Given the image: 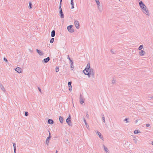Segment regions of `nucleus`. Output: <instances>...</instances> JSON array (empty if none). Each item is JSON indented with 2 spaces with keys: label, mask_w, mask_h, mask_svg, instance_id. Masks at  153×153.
<instances>
[{
  "label": "nucleus",
  "mask_w": 153,
  "mask_h": 153,
  "mask_svg": "<svg viewBox=\"0 0 153 153\" xmlns=\"http://www.w3.org/2000/svg\"><path fill=\"white\" fill-rule=\"evenodd\" d=\"M85 74L87 75L88 77H90L91 75L94 77V69L91 68L88 72L85 73Z\"/></svg>",
  "instance_id": "obj_1"
},
{
  "label": "nucleus",
  "mask_w": 153,
  "mask_h": 153,
  "mask_svg": "<svg viewBox=\"0 0 153 153\" xmlns=\"http://www.w3.org/2000/svg\"><path fill=\"white\" fill-rule=\"evenodd\" d=\"M142 9V11L144 13L147 15L148 16H149L150 15L149 13L146 6L145 7H143V8Z\"/></svg>",
  "instance_id": "obj_2"
},
{
  "label": "nucleus",
  "mask_w": 153,
  "mask_h": 153,
  "mask_svg": "<svg viewBox=\"0 0 153 153\" xmlns=\"http://www.w3.org/2000/svg\"><path fill=\"white\" fill-rule=\"evenodd\" d=\"M91 69L90 68V64L89 63L87 64V66L85 68L84 70L83 71L84 74H85V73H87Z\"/></svg>",
  "instance_id": "obj_3"
},
{
  "label": "nucleus",
  "mask_w": 153,
  "mask_h": 153,
  "mask_svg": "<svg viewBox=\"0 0 153 153\" xmlns=\"http://www.w3.org/2000/svg\"><path fill=\"white\" fill-rule=\"evenodd\" d=\"M72 27L73 25H70L68 26L67 27L68 31L71 33H72L74 31V29L72 28Z\"/></svg>",
  "instance_id": "obj_4"
},
{
  "label": "nucleus",
  "mask_w": 153,
  "mask_h": 153,
  "mask_svg": "<svg viewBox=\"0 0 153 153\" xmlns=\"http://www.w3.org/2000/svg\"><path fill=\"white\" fill-rule=\"evenodd\" d=\"M95 132L96 133V134L98 135L99 137L102 140H104L103 137L101 133L100 132H99L97 131H96Z\"/></svg>",
  "instance_id": "obj_5"
},
{
  "label": "nucleus",
  "mask_w": 153,
  "mask_h": 153,
  "mask_svg": "<svg viewBox=\"0 0 153 153\" xmlns=\"http://www.w3.org/2000/svg\"><path fill=\"white\" fill-rule=\"evenodd\" d=\"M75 26L76 28L78 29L79 27V22L77 21H75L74 22Z\"/></svg>",
  "instance_id": "obj_6"
},
{
  "label": "nucleus",
  "mask_w": 153,
  "mask_h": 153,
  "mask_svg": "<svg viewBox=\"0 0 153 153\" xmlns=\"http://www.w3.org/2000/svg\"><path fill=\"white\" fill-rule=\"evenodd\" d=\"M139 5L140 7L142 9L143 7H145L146 6L143 3L142 1H140L139 2Z\"/></svg>",
  "instance_id": "obj_7"
},
{
  "label": "nucleus",
  "mask_w": 153,
  "mask_h": 153,
  "mask_svg": "<svg viewBox=\"0 0 153 153\" xmlns=\"http://www.w3.org/2000/svg\"><path fill=\"white\" fill-rule=\"evenodd\" d=\"M59 13L60 17L62 18H64V15L62 9L60 10Z\"/></svg>",
  "instance_id": "obj_8"
},
{
  "label": "nucleus",
  "mask_w": 153,
  "mask_h": 153,
  "mask_svg": "<svg viewBox=\"0 0 153 153\" xmlns=\"http://www.w3.org/2000/svg\"><path fill=\"white\" fill-rule=\"evenodd\" d=\"M103 147L104 148V150L106 153H110L109 151L108 150L107 148L104 145H103Z\"/></svg>",
  "instance_id": "obj_9"
},
{
  "label": "nucleus",
  "mask_w": 153,
  "mask_h": 153,
  "mask_svg": "<svg viewBox=\"0 0 153 153\" xmlns=\"http://www.w3.org/2000/svg\"><path fill=\"white\" fill-rule=\"evenodd\" d=\"M15 70L19 73H20L21 72V68L19 67H17L15 69Z\"/></svg>",
  "instance_id": "obj_10"
},
{
  "label": "nucleus",
  "mask_w": 153,
  "mask_h": 153,
  "mask_svg": "<svg viewBox=\"0 0 153 153\" xmlns=\"http://www.w3.org/2000/svg\"><path fill=\"white\" fill-rule=\"evenodd\" d=\"M66 122L69 126H71L72 123L71 122V120L67 119L66 120Z\"/></svg>",
  "instance_id": "obj_11"
},
{
  "label": "nucleus",
  "mask_w": 153,
  "mask_h": 153,
  "mask_svg": "<svg viewBox=\"0 0 153 153\" xmlns=\"http://www.w3.org/2000/svg\"><path fill=\"white\" fill-rule=\"evenodd\" d=\"M145 53V52L143 50H141L139 52V54L140 56H143Z\"/></svg>",
  "instance_id": "obj_12"
},
{
  "label": "nucleus",
  "mask_w": 153,
  "mask_h": 153,
  "mask_svg": "<svg viewBox=\"0 0 153 153\" xmlns=\"http://www.w3.org/2000/svg\"><path fill=\"white\" fill-rule=\"evenodd\" d=\"M36 51L40 55L42 56L43 55V53L42 52L39 50L38 49H36Z\"/></svg>",
  "instance_id": "obj_13"
},
{
  "label": "nucleus",
  "mask_w": 153,
  "mask_h": 153,
  "mask_svg": "<svg viewBox=\"0 0 153 153\" xmlns=\"http://www.w3.org/2000/svg\"><path fill=\"white\" fill-rule=\"evenodd\" d=\"M50 60V58L49 57H47L46 58L44 59H43V61L45 63H46L48 62Z\"/></svg>",
  "instance_id": "obj_14"
},
{
  "label": "nucleus",
  "mask_w": 153,
  "mask_h": 153,
  "mask_svg": "<svg viewBox=\"0 0 153 153\" xmlns=\"http://www.w3.org/2000/svg\"><path fill=\"white\" fill-rule=\"evenodd\" d=\"M0 88L3 91H5V90L3 86L1 83H0Z\"/></svg>",
  "instance_id": "obj_15"
},
{
  "label": "nucleus",
  "mask_w": 153,
  "mask_h": 153,
  "mask_svg": "<svg viewBox=\"0 0 153 153\" xmlns=\"http://www.w3.org/2000/svg\"><path fill=\"white\" fill-rule=\"evenodd\" d=\"M51 138L50 137H47V139L46 140V143L47 145H48L49 142V140Z\"/></svg>",
  "instance_id": "obj_16"
},
{
  "label": "nucleus",
  "mask_w": 153,
  "mask_h": 153,
  "mask_svg": "<svg viewBox=\"0 0 153 153\" xmlns=\"http://www.w3.org/2000/svg\"><path fill=\"white\" fill-rule=\"evenodd\" d=\"M55 35V31L54 30H53L51 32V36L54 37Z\"/></svg>",
  "instance_id": "obj_17"
},
{
  "label": "nucleus",
  "mask_w": 153,
  "mask_h": 153,
  "mask_svg": "<svg viewBox=\"0 0 153 153\" xmlns=\"http://www.w3.org/2000/svg\"><path fill=\"white\" fill-rule=\"evenodd\" d=\"M83 121H84L85 123V124L87 128H89V126L88 124H87V123L86 122V121L84 118H83Z\"/></svg>",
  "instance_id": "obj_18"
},
{
  "label": "nucleus",
  "mask_w": 153,
  "mask_h": 153,
  "mask_svg": "<svg viewBox=\"0 0 153 153\" xmlns=\"http://www.w3.org/2000/svg\"><path fill=\"white\" fill-rule=\"evenodd\" d=\"M13 149L14 151V153H16V145L15 143H13Z\"/></svg>",
  "instance_id": "obj_19"
},
{
  "label": "nucleus",
  "mask_w": 153,
  "mask_h": 153,
  "mask_svg": "<svg viewBox=\"0 0 153 153\" xmlns=\"http://www.w3.org/2000/svg\"><path fill=\"white\" fill-rule=\"evenodd\" d=\"M59 119L60 122L62 123H63V117L61 116H59Z\"/></svg>",
  "instance_id": "obj_20"
},
{
  "label": "nucleus",
  "mask_w": 153,
  "mask_h": 153,
  "mask_svg": "<svg viewBox=\"0 0 153 153\" xmlns=\"http://www.w3.org/2000/svg\"><path fill=\"white\" fill-rule=\"evenodd\" d=\"M70 64H71V68H72V70L73 68H74V62L72 61H70Z\"/></svg>",
  "instance_id": "obj_21"
},
{
  "label": "nucleus",
  "mask_w": 153,
  "mask_h": 153,
  "mask_svg": "<svg viewBox=\"0 0 153 153\" xmlns=\"http://www.w3.org/2000/svg\"><path fill=\"white\" fill-rule=\"evenodd\" d=\"M48 123L50 124H53V121L51 119H49L48 120Z\"/></svg>",
  "instance_id": "obj_22"
},
{
  "label": "nucleus",
  "mask_w": 153,
  "mask_h": 153,
  "mask_svg": "<svg viewBox=\"0 0 153 153\" xmlns=\"http://www.w3.org/2000/svg\"><path fill=\"white\" fill-rule=\"evenodd\" d=\"M100 7V5H98V8L99 10V11L100 12H102V8L101 7Z\"/></svg>",
  "instance_id": "obj_23"
},
{
  "label": "nucleus",
  "mask_w": 153,
  "mask_h": 153,
  "mask_svg": "<svg viewBox=\"0 0 153 153\" xmlns=\"http://www.w3.org/2000/svg\"><path fill=\"white\" fill-rule=\"evenodd\" d=\"M129 119L128 118H126L124 120H123L124 122H126V123H129V121H128V120Z\"/></svg>",
  "instance_id": "obj_24"
},
{
  "label": "nucleus",
  "mask_w": 153,
  "mask_h": 153,
  "mask_svg": "<svg viewBox=\"0 0 153 153\" xmlns=\"http://www.w3.org/2000/svg\"><path fill=\"white\" fill-rule=\"evenodd\" d=\"M102 120L104 123H105V118L104 117V115L103 114H102Z\"/></svg>",
  "instance_id": "obj_25"
},
{
  "label": "nucleus",
  "mask_w": 153,
  "mask_h": 153,
  "mask_svg": "<svg viewBox=\"0 0 153 153\" xmlns=\"http://www.w3.org/2000/svg\"><path fill=\"white\" fill-rule=\"evenodd\" d=\"M62 0H60V2H59V10L62 9L61 8V6H62Z\"/></svg>",
  "instance_id": "obj_26"
},
{
  "label": "nucleus",
  "mask_w": 153,
  "mask_h": 153,
  "mask_svg": "<svg viewBox=\"0 0 153 153\" xmlns=\"http://www.w3.org/2000/svg\"><path fill=\"white\" fill-rule=\"evenodd\" d=\"M79 99L80 100H84L83 97L81 94H80V95Z\"/></svg>",
  "instance_id": "obj_27"
},
{
  "label": "nucleus",
  "mask_w": 153,
  "mask_h": 153,
  "mask_svg": "<svg viewBox=\"0 0 153 153\" xmlns=\"http://www.w3.org/2000/svg\"><path fill=\"white\" fill-rule=\"evenodd\" d=\"M140 131L138 130H134V134H137L140 133Z\"/></svg>",
  "instance_id": "obj_28"
},
{
  "label": "nucleus",
  "mask_w": 153,
  "mask_h": 153,
  "mask_svg": "<svg viewBox=\"0 0 153 153\" xmlns=\"http://www.w3.org/2000/svg\"><path fill=\"white\" fill-rule=\"evenodd\" d=\"M95 1L97 4V5H100V3L99 1V0H95Z\"/></svg>",
  "instance_id": "obj_29"
},
{
  "label": "nucleus",
  "mask_w": 153,
  "mask_h": 153,
  "mask_svg": "<svg viewBox=\"0 0 153 153\" xmlns=\"http://www.w3.org/2000/svg\"><path fill=\"white\" fill-rule=\"evenodd\" d=\"M54 38H52L50 40V43H53V42H54Z\"/></svg>",
  "instance_id": "obj_30"
},
{
  "label": "nucleus",
  "mask_w": 153,
  "mask_h": 153,
  "mask_svg": "<svg viewBox=\"0 0 153 153\" xmlns=\"http://www.w3.org/2000/svg\"><path fill=\"white\" fill-rule=\"evenodd\" d=\"M143 47V45H140L138 49L139 50H141Z\"/></svg>",
  "instance_id": "obj_31"
},
{
  "label": "nucleus",
  "mask_w": 153,
  "mask_h": 153,
  "mask_svg": "<svg viewBox=\"0 0 153 153\" xmlns=\"http://www.w3.org/2000/svg\"><path fill=\"white\" fill-rule=\"evenodd\" d=\"M32 4H31V2L30 1L29 2V6L30 7V9H31L32 8Z\"/></svg>",
  "instance_id": "obj_32"
},
{
  "label": "nucleus",
  "mask_w": 153,
  "mask_h": 153,
  "mask_svg": "<svg viewBox=\"0 0 153 153\" xmlns=\"http://www.w3.org/2000/svg\"><path fill=\"white\" fill-rule=\"evenodd\" d=\"M69 89L70 91H72V87L71 86H69Z\"/></svg>",
  "instance_id": "obj_33"
},
{
  "label": "nucleus",
  "mask_w": 153,
  "mask_h": 153,
  "mask_svg": "<svg viewBox=\"0 0 153 153\" xmlns=\"http://www.w3.org/2000/svg\"><path fill=\"white\" fill-rule=\"evenodd\" d=\"M56 72H58L59 70V68L58 67H56Z\"/></svg>",
  "instance_id": "obj_34"
},
{
  "label": "nucleus",
  "mask_w": 153,
  "mask_h": 153,
  "mask_svg": "<svg viewBox=\"0 0 153 153\" xmlns=\"http://www.w3.org/2000/svg\"><path fill=\"white\" fill-rule=\"evenodd\" d=\"M71 83H72V82H68V87L69 86H71Z\"/></svg>",
  "instance_id": "obj_35"
},
{
  "label": "nucleus",
  "mask_w": 153,
  "mask_h": 153,
  "mask_svg": "<svg viewBox=\"0 0 153 153\" xmlns=\"http://www.w3.org/2000/svg\"><path fill=\"white\" fill-rule=\"evenodd\" d=\"M71 4L72 5H74V1L73 0H71Z\"/></svg>",
  "instance_id": "obj_36"
},
{
  "label": "nucleus",
  "mask_w": 153,
  "mask_h": 153,
  "mask_svg": "<svg viewBox=\"0 0 153 153\" xmlns=\"http://www.w3.org/2000/svg\"><path fill=\"white\" fill-rule=\"evenodd\" d=\"M116 80H115L114 79H113L112 81V83H115L116 82Z\"/></svg>",
  "instance_id": "obj_37"
},
{
  "label": "nucleus",
  "mask_w": 153,
  "mask_h": 153,
  "mask_svg": "<svg viewBox=\"0 0 153 153\" xmlns=\"http://www.w3.org/2000/svg\"><path fill=\"white\" fill-rule=\"evenodd\" d=\"M25 115L26 116H27L28 115V112L27 111H26L25 113Z\"/></svg>",
  "instance_id": "obj_38"
},
{
  "label": "nucleus",
  "mask_w": 153,
  "mask_h": 153,
  "mask_svg": "<svg viewBox=\"0 0 153 153\" xmlns=\"http://www.w3.org/2000/svg\"><path fill=\"white\" fill-rule=\"evenodd\" d=\"M4 60L6 62H8L6 58H4Z\"/></svg>",
  "instance_id": "obj_39"
},
{
  "label": "nucleus",
  "mask_w": 153,
  "mask_h": 153,
  "mask_svg": "<svg viewBox=\"0 0 153 153\" xmlns=\"http://www.w3.org/2000/svg\"><path fill=\"white\" fill-rule=\"evenodd\" d=\"M111 52L112 53H115V51H113V50H111Z\"/></svg>",
  "instance_id": "obj_40"
},
{
  "label": "nucleus",
  "mask_w": 153,
  "mask_h": 153,
  "mask_svg": "<svg viewBox=\"0 0 153 153\" xmlns=\"http://www.w3.org/2000/svg\"><path fill=\"white\" fill-rule=\"evenodd\" d=\"M84 103V101L83 100H80V103L81 104H83Z\"/></svg>",
  "instance_id": "obj_41"
},
{
  "label": "nucleus",
  "mask_w": 153,
  "mask_h": 153,
  "mask_svg": "<svg viewBox=\"0 0 153 153\" xmlns=\"http://www.w3.org/2000/svg\"><path fill=\"white\" fill-rule=\"evenodd\" d=\"M67 119H68L71 120V115H70V114H69V116H68V117Z\"/></svg>",
  "instance_id": "obj_42"
},
{
  "label": "nucleus",
  "mask_w": 153,
  "mask_h": 153,
  "mask_svg": "<svg viewBox=\"0 0 153 153\" xmlns=\"http://www.w3.org/2000/svg\"><path fill=\"white\" fill-rule=\"evenodd\" d=\"M67 58L70 61H72L70 59V58L69 57V55H68V56Z\"/></svg>",
  "instance_id": "obj_43"
},
{
  "label": "nucleus",
  "mask_w": 153,
  "mask_h": 153,
  "mask_svg": "<svg viewBox=\"0 0 153 153\" xmlns=\"http://www.w3.org/2000/svg\"><path fill=\"white\" fill-rule=\"evenodd\" d=\"M149 99L150 100V99H153V96L152 97H148Z\"/></svg>",
  "instance_id": "obj_44"
},
{
  "label": "nucleus",
  "mask_w": 153,
  "mask_h": 153,
  "mask_svg": "<svg viewBox=\"0 0 153 153\" xmlns=\"http://www.w3.org/2000/svg\"><path fill=\"white\" fill-rule=\"evenodd\" d=\"M150 126V124L149 123H147L146 124V126L147 127H148Z\"/></svg>",
  "instance_id": "obj_45"
},
{
  "label": "nucleus",
  "mask_w": 153,
  "mask_h": 153,
  "mask_svg": "<svg viewBox=\"0 0 153 153\" xmlns=\"http://www.w3.org/2000/svg\"><path fill=\"white\" fill-rule=\"evenodd\" d=\"M49 133V136L48 137H50V138H51V132L49 131H48Z\"/></svg>",
  "instance_id": "obj_46"
},
{
  "label": "nucleus",
  "mask_w": 153,
  "mask_h": 153,
  "mask_svg": "<svg viewBox=\"0 0 153 153\" xmlns=\"http://www.w3.org/2000/svg\"><path fill=\"white\" fill-rule=\"evenodd\" d=\"M86 116L87 117V118H88L89 116L88 114V113H87V114H86Z\"/></svg>",
  "instance_id": "obj_47"
},
{
  "label": "nucleus",
  "mask_w": 153,
  "mask_h": 153,
  "mask_svg": "<svg viewBox=\"0 0 153 153\" xmlns=\"http://www.w3.org/2000/svg\"><path fill=\"white\" fill-rule=\"evenodd\" d=\"M38 90H39L40 91V92H41V89L40 88H39V87H38Z\"/></svg>",
  "instance_id": "obj_48"
},
{
  "label": "nucleus",
  "mask_w": 153,
  "mask_h": 153,
  "mask_svg": "<svg viewBox=\"0 0 153 153\" xmlns=\"http://www.w3.org/2000/svg\"><path fill=\"white\" fill-rule=\"evenodd\" d=\"M137 122H138V120H136L134 121V123H136Z\"/></svg>",
  "instance_id": "obj_49"
},
{
  "label": "nucleus",
  "mask_w": 153,
  "mask_h": 153,
  "mask_svg": "<svg viewBox=\"0 0 153 153\" xmlns=\"http://www.w3.org/2000/svg\"><path fill=\"white\" fill-rule=\"evenodd\" d=\"M74 8V5H72V6H71V9H73Z\"/></svg>",
  "instance_id": "obj_50"
},
{
  "label": "nucleus",
  "mask_w": 153,
  "mask_h": 153,
  "mask_svg": "<svg viewBox=\"0 0 153 153\" xmlns=\"http://www.w3.org/2000/svg\"><path fill=\"white\" fill-rule=\"evenodd\" d=\"M137 141L135 140L134 139V143H137Z\"/></svg>",
  "instance_id": "obj_51"
},
{
  "label": "nucleus",
  "mask_w": 153,
  "mask_h": 153,
  "mask_svg": "<svg viewBox=\"0 0 153 153\" xmlns=\"http://www.w3.org/2000/svg\"><path fill=\"white\" fill-rule=\"evenodd\" d=\"M57 152H58V151L57 150H56V151L55 153H57Z\"/></svg>",
  "instance_id": "obj_52"
},
{
  "label": "nucleus",
  "mask_w": 153,
  "mask_h": 153,
  "mask_svg": "<svg viewBox=\"0 0 153 153\" xmlns=\"http://www.w3.org/2000/svg\"><path fill=\"white\" fill-rule=\"evenodd\" d=\"M152 144L153 145V141L152 142Z\"/></svg>",
  "instance_id": "obj_53"
},
{
  "label": "nucleus",
  "mask_w": 153,
  "mask_h": 153,
  "mask_svg": "<svg viewBox=\"0 0 153 153\" xmlns=\"http://www.w3.org/2000/svg\"><path fill=\"white\" fill-rule=\"evenodd\" d=\"M67 141H68V139L67 140Z\"/></svg>",
  "instance_id": "obj_54"
},
{
  "label": "nucleus",
  "mask_w": 153,
  "mask_h": 153,
  "mask_svg": "<svg viewBox=\"0 0 153 153\" xmlns=\"http://www.w3.org/2000/svg\"><path fill=\"white\" fill-rule=\"evenodd\" d=\"M73 107H74V105H73Z\"/></svg>",
  "instance_id": "obj_55"
},
{
  "label": "nucleus",
  "mask_w": 153,
  "mask_h": 153,
  "mask_svg": "<svg viewBox=\"0 0 153 153\" xmlns=\"http://www.w3.org/2000/svg\"><path fill=\"white\" fill-rule=\"evenodd\" d=\"M119 0V1H120V0Z\"/></svg>",
  "instance_id": "obj_56"
}]
</instances>
